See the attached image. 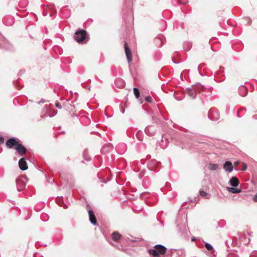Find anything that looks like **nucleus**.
I'll return each instance as SVG.
<instances>
[{"label": "nucleus", "mask_w": 257, "mask_h": 257, "mask_svg": "<svg viewBox=\"0 0 257 257\" xmlns=\"http://www.w3.org/2000/svg\"><path fill=\"white\" fill-rule=\"evenodd\" d=\"M208 116L210 120L216 121L219 118L218 111L215 108H211L208 111Z\"/></svg>", "instance_id": "3"}, {"label": "nucleus", "mask_w": 257, "mask_h": 257, "mask_svg": "<svg viewBox=\"0 0 257 257\" xmlns=\"http://www.w3.org/2000/svg\"><path fill=\"white\" fill-rule=\"evenodd\" d=\"M134 94L137 98L140 97V91L138 88L135 87L133 89Z\"/></svg>", "instance_id": "22"}, {"label": "nucleus", "mask_w": 257, "mask_h": 257, "mask_svg": "<svg viewBox=\"0 0 257 257\" xmlns=\"http://www.w3.org/2000/svg\"><path fill=\"white\" fill-rule=\"evenodd\" d=\"M124 50L127 61L130 63L132 60V52L126 42L124 43Z\"/></svg>", "instance_id": "5"}, {"label": "nucleus", "mask_w": 257, "mask_h": 257, "mask_svg": "<svg viewBox=\"0 0 257 257\" xmlns=\"http://www.w3.org/2000/svg\"><path fill=\"white\" fill-rule=\"evenodd\" d=\"M250 257H257V251L253 252L250 255Z\"/></svg>", "instance_id": "26"}, {"label": "nucleus", "mask_w": 257, "mask_h": 257, "mask_svg": "<svg viewBox=\"0 0 257 257\" xmlns=\"http://www.w3.org/2000/svg\"><path fill=\"white\" fill-rule=\"evenodd\" d=\"M88 215L89 221L90 222L94 225H96L97 224L96 219L95 216L94 214L93 211L92 210H89L88 211Z\"/></svg>", "instance_id": "10"}, {"label": "nucleus", "mask_w": 257, "mask_h": 257, "mask_svg": "<svg viewBox=\"0 0 257 257\" xmlns=\"http://www.w3.org/2000/svg\"><path fill=\"white\" fill-rule=\"evenodd\" d=\"M55 106L58 109H61L62 108V106H61V104L60 103H59V102H56Z\"/></svg>", "instance_id": "25"}, {"label": "nucleus", "mask_w": 257, "mask_h": 257, "mask_svg": "<svg viewBox=\"0 0 257 257\" xmlns=\"http://www.w3.org/2000/svg\"><path fill=\"white\" fill-rule=\"evenodd\" d=\"M152 98L151 96H147L145 98V100L148 102H152Z\"/></svg>", "instance_id": "24"}, {"label": "nucleus", "mask_w": 257, "mask_h": 257, "mask_svg": "<svg viewBox=\"0 0 257 257\" xmlns=\"http://www.w3.org/2000/svg\"><path fill=\"white\" fill-rule=\"evenodd\" d=\"M120 111L123 114L124 113V111H125V109L124 108H123L122 107H121L120 108Z\"/></svg>", "instance_id": "29"}, {"label": "nucleus", "mask_w": 257, "mask_h": 257, "mask_svg": "<svg viewBox=\"0 0 257 257\" xmlns=\"http://www.w3.org/2000/svg\"><path fill=\"white\" fill-rule=\"evenodd\" d=\"M223 169L226 172H231L233 170V166L230 161H226L223 164Z\"/></svg>", "instance_id": "7"}, {"label": "nucleus", "mask_w": 257, "mask_h": 257, "mask_svg": "<svg viewBox=\"0 0 257 257\" xmlns=\"http://www.w3.org/2000/svg\"><path fill=\"white\" fill-rule=\"evenodd\" d=\"M179 2L180 3H181V4H185L186 3V1H183V2H182L181 0H179Z\"/></svg>", "instance_id": "31"}, {"label": "nucleus", "mask_w": 257, "mask_h": 257, "mask_svg": "<svg viewBox=\"0 0 257 257\" xmlns=\"http://www.w3.org/2000/svg\"><path fill=\"white\" fill-rule=\"evenodd\" d=\"M83 156L84 157V159L87 161H89L91 160V158L88 156V151L87 150L85 149L83 153Z\"/></svg>", "instance_id": "20"}, {"label": "nucleus", "mask_w": 257, "mask_h": 257, "mask_svg": "<svg viewBox=\"0 0 257 257\" xmlns=\"http://www.w3.org/2000/svg\"><path fill=\"white\" fill-rule=\"evenodd\" d=\"M113 149V146L111 144H107L104 145L101 149V152L102 154H106L110 152Z\"/></svg>", "instance_id": "8"}, {"label": "nucleus", "mask_w": 257, "mask_h": 257, "mask_svg": "<svg viewBox=\"0 0 257 257\" xmlns=\"http://www.w3.org/2000/svg\"><path fill=\"white\" fill-rule=\"evenodd\" d=\"M244 239V240H242L241 241L243 242V243L247 244L249 243L250 241V239L249 238H247V236L245 234H243L242 236L241 239Z\"/></svg>", "instance_id": "21"}, {"label": "nucleus", "mask_w": 257, "mask_h": 257, "mask_svg": "<svg viewBox=\"0 0 257 257\" xmlns=\"http://www.w3.org/2000/svg\"><path fill=\"white\" fill-rule=\"evenodd\" d=\"M238 93L241 96L244 97L247 94L248 90L244 85H240L238 88Z\"/></svg>", "instance_id": "11"}, {"label": "nucleus", "mask_w": 257, "mask_h": 257, "mask_svg": "<svg viewBox=\"0 0 257 257\" xmlns=\"http://www.w3.org/2000/svg\"><path fill=\"white\" fill-rule=\"evenodd\" d=\"M208 168L210 170H216L218 168V165L217 164H210Z\"/></svg>", "instance_id": "19"}, {"label": "nucleus", "mask_w": 257, "mask_h": 257, "mask_svg": "<svg viewBox=\"0 0 257 257\" xmlns=\"http://www.w3.org/2000/svg\"><path fill=\"white\" fill-rule=\"evenodd\" d=\"M121 237V235L117 232H114L111 235L112 239L115 241H118Z\"/></svg>", "instance_id": "18"}, {"label": "nucleus", "mask_w": 257, "mask_h": 257, "mask_svg": "<svg viewBox=\"0 0 257 257\" xmlns=\"http://www.w3.org/2000/svg\"><path fill=\"white\" fill-rule=\"evenodd\" d=\"M67 207H68L67 205H66V204H64V208H67Z\"/></svg>", "instance_id": "34"}, {"label": "nucleus", "mask_w": 257, "mask_h": 257, "mask_svg": "<svg viewBox=\"0 0 257 257\" xmlns=\"http://www.w3.org/2000/svg\"><path fill=\"white\" fill-rule=\"evenodd\" d=\"M145 133L150 136H153L155 134V130L153 126H148L145 128Z\"/></svg>", "instance_id": "13"}, {"label": "nucleus", "mask_w": 257, "mask_h": 257, "mask_svg": "<svg viewBox=\"0 0 257 257\" xmlns=\"http://www.w3.org/2000/svg\"><path fill=\"white\" fill-rule=\"evenodd\" d=\"M253 200L254 202H257V193L253 196Z\"/></svg>", "instance_id": "28"}, {"label": "nucleus", "mask_w": 257, "mask_h": 257, "mask_svg": "<svg viewBox=\"0 0 257 257\" xmlns=\"http://www.w3.org/2000/svg\"><path fill=\"white\" fill-rule=\"evenodd\" d=\"M20 169L22 171L26 170L28 169L27 163L24 158H21L19 161Z\"/></svg>", "instance_id": "9"}, {"label": "nucleus", "mask_w": 257, "mask_h": 257, "mask_svg": "<svg viewBox=\"0 0 257 257\" xmlns=\"http://www.w3.org/2000/svg\"><path fill=\"white\" fill-rule=\"evenodd\" d=\"M16 182L17 185L18 191H21L24 186V185L23 184V182L20 179H17L16 180Z\"/></svg>", "instance_id": "16"}, {"label": "nucleus", "mask_w": 257, "mask_h": 257, "mask_svg": "<svg viewBox=\"0 0 257 257\" xmlns=\"http://www.w3.org/2000/svg\"><path fill=\"white\" fill-rule=\"evenodd\" d=\"M187 93L191 98L194 99L196 97L197 91L194 88L188 89Z\"/></svg>", "instance_id": "14"}, {"label": "nucleus", "mask_w": 257, "mask_h": 257, "mask_svg": "<svg viewBox=\"0 0 257 257\" xmlns=\"http://www.w3.org/2000/svg\"><path fill=\"white\" fill-rule=\"evenodd\" d=\"M41 102L42 103H44L43 100H42Z\"/></svg>", "instance_id": "36"}, {"label": "nucleus", "mask_w": 257, "mask_h": 257, "mask_svg": "<svg viewBox=\"0 0 257 257\" xmlns=\"http://www.w3.org/2000/svg\"><path fill=\"white\" fill-rule=\"evenodd\" d=\"M238 164V162H235L234 163V165L235 166H236V165H237Z\"/></svg>", "instance_id": "33"}, {"label": "nucleus", "mask_w": 257, "mask_h": 257, "mask_svg": "<svg viewBox=\"0 0 257 257\" xmlns=\"http://www.w3.org/2000/svg\"><path fill=\"white\" fill-rule=\"evenodd\" d=\"M4 138L3 137H0V145L4 143Z\"/></svg>", "instance_id": "27"}, {"label": "nucleus", "mask_w": 257, "mask_h": 257, "mask_svg": "<svg viewBox=\"0 0 257 257\" xmlns=\"http://www.w3.org/2000/svg\"><path fill=\"white\" fill-rule=\"evenodd\" d=\"M229 183L231 186L236 187L239 185V180L237 177H232L229 181Z\"/></svg>", "instance_id": "12"}, {"label": "nucleus", "mask_w": 257, "mask_h": 257, "mask_svg": "<svg viewBox=\"0 0 257 257\" xmlns=\"http://www.w3.org/2000/svg\"><path fill=\"white\" fill-rule=\"evenodd\" d=\"M154 247L148 250L149 254L153 257H159V254H164L167 250L166 247L161 244L155 245Z\"/></svg>", "instance_id": "1"}, {"label": "nucleus", "mask_w": 257, "mask_h": 257, "mask_svg": "<svg viewBox=\"0 0 257 257\" xmlns=\"http://www.w3.org/2000/svg\"><path fill=\"white\" fill-rule=\"evenodd\" d=\"M197 240V238L195 237H193L191 238V240L194 241Z\"/></svg>", "instance_id": "30"}, {"label": "nucleus", "mask_w": 257, "mask_h": 257, "mask_svg": "<svg viewBox=\"0 0 257 257\" xmlns=\"http://www.w3.org/2000/svg\"><path fill=\"white\" fill-rule=\"evenodd\" d=\"M6 144L7 147L10 149L13 148L14 147H16L17 146V145H18V141H17V139L15 138H12L9 139L6 142Z\"/></svg>", "instance_id": "4"}, {"label": "nucleus", "mask_w": 257, "mask_h": 257, "mask_svg": "<svg viewBox=\"0 0 257 257\" xmlns=\"http://www.w3.org/2000/svg\"><path fill=\"white\" fill-rule=\"evenodd\" d=\"M226 189L228 192H231L232 193H234V194L239 193L241 191V190L240 189L235 188H234V187H227Z\"/></svg>", "instance_id": "15"}, {"label": "nucleus", "mask_w": 257, "mask_h": 257, "mask_svg": "<svg viewBox=\"0 0 257 257\" xmlns=\"http://www.w3.org/2000/svg\"><path fill=\"white\" fill-rule=\"evenodd\" d=\"M87 37V33L84 30H81L76 31L75 33L74 38L75 40L78 42L81 43L83 42Z\"/></svg>", "instance_id": "2"}, {"label": "nucleus", "mask_w": 257, "mask_h": 257, "mask_svg": "<svg viewBox=\"0 0 257 257\" xmlns=\"http://www.w3.org/2000/svg\"><path fill=\"white\" fill-rule=\"evenodd\" d=\"M15 148L20 156H23L26 153L27 150L22 144H18Z\"/></svg>", "instance_id": "6"}, {"label": "nucleus", "mask_w": 257, "mask_h": 257, "mask_svg": "<svg viewBox=\"0 0 257 257\" xmlns=\"http://www.w3.org/2000/svg\"><path fill=\"white\" fill-rule=\"evenodd\" d=\"M253 118H255V119H257V115H254L253 116H252Z\"/></svg>", "instance_id": "32"}, {"label": "nucleus", "mask_w": 257, "mask_h": 257, "mask_svg": "<svg viewBox=\"0 0 257 257\" xmlns=\"http://www.w3.org/2000/svg\"><path fill=\"white\" fill-rule=\"evenodd\" d=\"M199 194L200 196L203 197L205 199H209L211 197V195L209 193H207L202 190H200Z\"/></svg>", "instance_id": "17"}, {"label": "nucleus", "mask_w": 257, "mask_h": 257, "mask_svg": "<svg viewBox=\"0 0 257 257\" xmlns=\"http://www.w3.org/2000/svg\"><path fill=\"white\" fill-rule=\"evenodd\" d=\"M204 246L208 250H211L213 249V246L209 243L205 242Z\"/></svg>", "instance_id": "23"}, {"label": "nucleus", "mask_w": 257, "mask_h": 257, "mask_svg": "<svg viewBox=\"0 0 257 257\" xmlns=\"http://www.w3.org/2000/svg\"><path fill=\"white\" fill-rule=\"evenodd\" d=\"M245 169H246V167H243V168L242 169V170H243V171H244Z\"/></svg>", "instance_id": "35"}]
</instances>
